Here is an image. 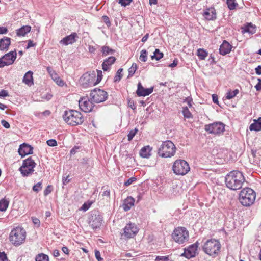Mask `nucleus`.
Returning <instances> with one entry per match:
<instances>
[{"mask_svg":"<svg viewBox=\"0 0 261 261\" xmlns=\"http://www.w3.org/2000/svg\"><path fill=\"white\" fill-rule=\"evenodd\" d=\"M153 87H151L149 88H145L142 86L141 82H139L137 85V89L136 93L138 96H146L150 95L153 92Z\"/></svg>","mask_w":261,"mask_h":261,"instance_id":"nucleus-16","label":"nucleus"},{"mask_svg":"<svg viewBox=\"0 0 261 261\" xmlns=\"http://www.w3.org/2000/svg\"><path fill=\"white\" fill-rule=\"evenodd\" d=\"M78 38L77 34L75 32L71 33L70 35L66 36L60 41V43L64 45H68L72 44L76 42Z\"/></svg>","mask_w":261,"mask_h":261,"instance_id":"nucleus-19","label":"nucleus"},{"mask_svg":"<svg viewBox=\"0 0 261 261\" xmlns=\"http://www.w3.org/2000/svg\"><path fill=\"white\" fill-rule=\"evenodd\" d=\"M1 124L3 126L6 128H9L10 127V124L5 120H2L1 121Z\"/></svg>","mask_w":261,"mask_h":261,"instance_id":"nucleus-62","label":"nucleus"},{"mask_svg":"<svg viewBox=\"0 0 261 261\" xmlns=\"http://www.w3.org/2000/svg\"><path fill=\"white\" fill-rule=\"evenodd\" d=\"M51 192V186L48 185L47 186L45 190L44 191V195L46 196L49 194Z\"/></svg>","mask_w":261,"mask_h":261,"instance_id":"nucleus-57","label":"nucleus"},{"mask_svg":"<svg viewBox=\"0 0 261 261\" xmlns=\"http://www.w3.org/2000/svg\"><path fill=\"white\" fill-rule=\"evenodd\" d=\"M133 0H119L118 3L121 4L122 6L126 7L129 5Z\"/></svg>","mask_w":261,"mask_h":261,"instance_id":"nucleus-47","label":"nucleus"},{"mask_svg":"<svg viewBox=\"0 0 261 261\" xmlns=\"http://www.w3.org/2000/svg\"><path fill=\"white\" fill-rule=\"evenodd\" d=\"M33 74L31 71L27 72L23 77L22 82L28 86L33 85L34 84Z\"/></svg>","mask_w":261,"mask_h":261,"instance_id":"nucleus-24","label":"nucleus"},{"mask_svg":"<svg viewBox=\"0 0 261 261\" xmlns=\"http://www.w3.org/2000/svg\"><path fill=\"white\" fill-rule=\"evenodd\" d=\"M31 27L29 25H24L18 29L16 31L18 36H24L28 33L30 32Z\"/></svg>","mask_w":261,"mask_h":261,"instance_id":"nucleus-29","label":"nucleus"},{"mask_svg":"<svg viewBox=\"0 0 261 261\" xmlns=\"http://www.w3.org/2000/svg\"><path fill=\"white\" fill-rule=\"evenodd\" d=\"M169 260V256H157L155 258V261H168Z\"/></svg>","mask_w":261,"mask_h":261,"instance_id":"nucleus-50","label":"nucleus"},{"mask_svg":"<svg viewBox=\"0 0 261 261\" xmlns=\"http://www.w3.org/2000/svg\"><path fill=\"white\" fill-rule=\"evenodd\" d=\"M197 56L200 60H204L208 56V53L204 49L199 48L197 50Z\"/></svg>","mask_w":261,"mask_h":261,"instance_id":"nucleus-35","label":"nucleus"},{"mask_svg":"<svg viewBox=\"0 0 261 261\" xmlns=\"http://www.w3.org/2000/svg\"><path fill=\"white\" fill-rule=\"evenodd\" d=\"M116 61L115 57L111 56L104 60L102 64V68L104 71H109L110 67L112 64H113Z\"/></svg>","mask_w":261,"mask_h":261,"instance_id":"nucleus-21","label":"nucleus"},{"mask_svg":"<svg viewBox=\"0 0 261 261\" xmlns=\"http://www.w3.org/2000/svg\"><path fill=\"white\" fill-rule=\"evenodd\" d=\"M135 199L132 197H128L124 201L123 204V208L124 211L127 212L129 211L131 207L134 205Z\"/></svg>","mask_w":261,"mask_h":261,"instance_id":"nucleus-25","label":"nucleus"},{"mask_svg":"<svg viewBox=\"0 0 261 261\" xmlns=\"http://www.w3.org/2000/svg\"><path fill=\"white\" fill-rule=\"evenodd\" d=\"M188 163L184 160H177L173 164L172 170L176 175H184L190 171Z\"/></svg>","mask_w":261,"mask_h":261,"instance_id":"nucleus-10","label":"nucleus"},{"mask_svg":"<svg viewBox=\"0 0 261 261\" xmlns=\"http://www.w3.org/2000/svg\"><path fill=\"white\" fill-rule=\"evenodd\" d=\"M11 38L3 37L0 39V51L6 52L8 50L11 45Z\"/></svg>","mask_w":261,"mask_h":261,"instance_id":"nucleus-20","label":"nucleus"},{"mask_svg":"<svg viewBox=\"0 0 261 261\" xmlns=\"http://www.w3.org/2000/svg\"><path fill=\"white\" fill-rule=\"evenodd\" d=\"M19 171L23 177H27L31 174L34 170L28 168H23V166H21L19 169Z\"/></svg>","mask_w":261,"mask_h":261,"instance_id":"nucleus-34","label":"nucleus"},{"mask_svg":"<svg viewBox=\"0 0 261 261\" xmlns=\"http://www.w3.org/2000/svg\"><path fill=\"white\" fill-rule=\"evenodd\" d=\"M123 71L122 68H120L118 70V71L116 72V74L114 78V82H119L121 78L122 77V72Z\"/></svg>","mask_w":261,"mask_h":261,"instance_id":"nucleus-42","label":"nucleus"},{"mask_svg":"<svg viewBox=\"0 0 261 261\" xmlns=\"http://www.w3.org/2000/svg\"><path fill=\"white\" fill-rule=\"evenodd\" d=\"M147 51L145 49H143L141 52L139 59L142 62H146L147 60Z\"/></svg>","mask_w":261,"mask_h":261,"instance_id":"nucleus-45","label":"nucleus"},{"mask_svg":"<svg viewBox=\"0 0 261 261\" xmlns=\"http://www.w3.org/2000/svg\"><path fill=\"white\" fill-rule=\"evenodd\" d=\"M203 16L207 20H213L216 18L215 10L214 8L207 9L203 12Z\"/></svg>","mask_w":261,"mask_h":261,"instance_id":"nucleus-23","label":"nucleus"},{"mask_svg":"<svg viewBox=\"0 0 261 261\" xmlns=\"http://www.w3.org/2000/svg\"><path fill=\"white\" fill-rule=\"evenodd\" d=\"M70 180L71 178H69V175H67L66 177H63L62 182L64 185H67L68 183L70 182Z\"/></svg>","mask_w":261,"mask_h":261,"instance_id":"nucleus-59","label":"nucleus"},{"mask_svg":"<svg viewBox=\"0 0 261 261\" xmlns=\"http://www.w3.org/2000/svg\"><path fill=\"white\" fill-rule=\"evenodd\" d=\"M108 93L103 90L95 88L91 90L90 97L91 100L95 103H100L105 101L108 98Z\"/></svg>","mask_w":261,"mask_h":261,"instance_id":"nucleus-11","label":"nucleus"},{"mask_svg":"<svg viewBox=\"0 0 261 261\" xmlns=\"http://www.w3.org/2000/svg\"><path fill=\"white\" fill-rule=\"evenodd\" d=\"M8 32V28L6 27H0V34H6Z\"/></svg>","mask_w":261,"mask_h":261,"instance_id":"nucleus-60","label":"nucleus"},{"mask_svg":"<svg viewBox=\"0 0 261 261\" xmlns=\"http://www.w3.org/2000/svg\"><path fill=\"white\" fill-rule=\"evenodd\" d=\"M245 181L243 173L237 170L229 172L225 177L226 187L231 190L240 189Z\"/></svg>","mask_w":261,"mask_h":261,"instance_id":"nucleus-1","label":"nucleus"},{"mask_svg":"<svg viewBox=\"0 0 261 261\" xmlns=\"http://www.w3.org/2000/svg\"><path fill=\"white\" fill-rule=\"evenodd\" d=\"M225 129V125L221 122H214L205 125V130L210 134L215 135L223 133Z\"/></svg>","mask_w":261,"mask_h":261,"instance_id":"nucleus-14","label":"nucleus"},{"mask_svg":"<svg viewBox=\"0 0 261 261\" xmlns=\"http://www.w3.org/2000/svg\"><path fill=\"white\" fill-rule=\"evenodd\" d=\"M127 104L128 107L131 108L133 110H135L136 109V106L134 101L131 100V99H127Z\"/></svg>","mask_w":261,"mask_h":261,"instance_id":"nucleus-52","label":"nucleus"},{"mask_svg":"<svg viewBox=\"0 0 261 261\" xmlns=\"http://www.w3.org/2000/svg\"><path fill=\"white\" fill-rule=\"evenodd\" d=\"M258 83L257 84H256V85L255 86V87L256 90L260 91V90H261V79H258Z\"/></svg>","mask_w":261,"mask_h":261,"instance_id":"nucleus-64","label":"nucleus"},{"mask_svg":"<svg viewBox=\"0 0 261 261\" xmlns=\"http://www.w3.org/2000/svg\"><path fill=\"white\" fill-rule=\"evenodd\" d=\"M93 102L90 97H83L79 101V107L84 112H90L92 111L94 107Z\"/></svg>","mask_w":261,"mask_h":261,"instance_id":"nucleus-15","label":"nucleus"},{"mask_svg":"<svg viewBox=\"0 0 261 261\" xmlns=\"http://www.w3.org/2000/svg\"><path fill=\"white\" fill-rule=\"evenodd\" d=\"M103 221V217L101 213L96 210L92 211L89 216L88 223L93 229L99 228Z\"/></svg>","mask_w":261,"mask_h":261,"instance_id":"nucleus-9","label":"nucleus"},{"mask_svg":"<svg viewBox=\"0 0 261 261\" xmlns=\"http://www.w3.org/2000/svg\"><path fill=\"white\" fill-rule=\"evenodd\" d=\"M7 260V256L4 252H0V260L6 261Z\"/></svg>","mask_w":261,"mask_h":261,"instance_id":"nucleus-61","label":"nucleus"},{"mask_svg":"<svg viewBox=\"0 0 261 261\" xmlns=\"http://www.w3.org/2000/svg\"><path fill=\"white\" fill-rule=\"evenodd\" d=\"M64 120L68 125L76 126L83 123L84 118L82 114L76 110H65L63 114Z\"/></svg>","mask_w":261,"mask_h":261,"instance_id":"nucleus-3","label":"nucleus"},{"mask_svg":"<svg viewBox=\"0 0 261 261\" xmlns=\"http://www.w3.org/2000/svg\"><path fill=\"white\" fill-rule=\"evenodd\" d=\"M139 229L135 223H129L123 228V232L121 237L125 239L134 237L138 232Z\"/></svg>","mask_w":261,"mask_h":261,"instance_id":"nucleus-13","label":"nucleus"},{"mask_svg":"<svg viewBox=\"0 0 261 261\" xmlns=\"http://www.w3.org/2000/svg\"><path fill=\"white\" fill-rule=\"evenodd\" d=\"M53 95L50 93H46L44 94H42L41 95V98L43 100H46L47 101L49 100L52 98Z\"/></svg>","mask_w":261,"mask_h":261,"instance_id":"nucleus-54","label":"nucleus"},{"mask_svg":"<svg viewBox=\"0 0 261 261\" xmlns=\"http://www.w3.org/2000/svg\"><path fill=\"white\" fill-rule=\"evenodd\" d=\"M16 56L17 53L15 49L3 55L0 58V68L12 65L16 60Z\"/></svg>","mask_w":261,"mask_h":261,"instance_id":"nucleus-12","label":"nucleus"},{"mask_svg":"<svg viewBox=\"0 0 261 261\" xmlns=\"http://www.w3.org/2000/svg\"><path fill=\"white\" fill-rule=\"evenodd\" d=\"M151 148L149 146H146L142 148L140 151V155L144 158H148L150 156V152Z\"/></svg>","mask_w":261,"mask_h":261,"instance_id":"nucleus-30","label":"nucleus"},{"mask_svg":"<svg viewBox=\"0 0 261 261\" xmlns=\"http://www.w3.org/2000/svg\"><path fill=\"white\" fill-rule=\"evenodd\" d=\"M182 113L184 117L187 118H190L192 116L191 113H190V112L189 111L187 108L184 109V110H182Z\"/></svg>","mask_w":261,"mask_h":261,"instance_id":"nucleus-48","label":"nucleus"},{"mask_svg":"<svg viewBox=\"0 0 261 261\" xmlns=\"http://www.w3.org/2000/svg\"><path fill=\"white\" fill-rule=\"evenodd\" d=\"M32 222L37 227L40 226V221L39 219L36 217H32Z\"/></svg>","mask_w":261,"mask_h":261,"instance_id":"nucleus-56","label":"nucleus"},{"mask_svg":"<svg viewBox=\"0 0 261 261\" xmlns=\"http://www.w3.org/2000/svg\"><path fill=\"white\" fill-rule=\"evenodd\" d=\"M256 198L255 192L250 188L243 189L239 193V200L244 206H250L252 205Z\"/></svg>","mask_w":261,"mask_h":261,"instance_id":"nucleus-4","label":"nucleus"},{"mask_svg":"<svg viewBox=\"0 0 261 261\" xmlns=\"http://www.w3.org/2000/svg\"><path fill=\"white\" fill-rule=\"evenodd\" d=\"M138 129L137 128H135L134 129H132L129 132V133L127 135V140L128 141H130L132 140L134 136L138 133Z\"/></svg>","mask_w":261,"mask_h":261,"instance_id":"nucleus-44","label":"nucleus"},{"mask_svg":"<svg viewBox=\"0 0 261 261\" xmlns=\"http://www.w3.org/2000/svg\"><path fill=\"white\" fill-rule=\"evenodd\" d=\"M80 164L83 167L86 169H89L92 166V161L90 158H82L81 160Z\"/></svg>","mask_w":261,"mask_h":261,"instance_id":"nucleus-32","label":"nucleus"},{"mask_svg":"<svg viewBox=\"0 0 261 261\" xmlns=\"http://www.w3.org/2000/svg\"><path fill=\"white\" fill-rule=\"evenodd\" d=\"M33 150V147L27 143H23L19 146L18 152L19 154L22 158H23L27 155L32 154Z\"/></svg>","mask_w":261,"mask_h":261,"instance_id":"nucleus-17","label":"nucleus"},{"mask_svg":"<svg viewBox=\"0 0 261 261\" xmlns=\"http://www.w3.org/2000/svg\"><path fill=\"white\" fill-rule=\"evenodd\" d=\"M8 96V92L5 90H2L0 91V97H5Z\"/></svg>","mask_w":261,"mask_h":261,"instance_id":"nucleus-63","label":"nucleus"},{"mask_svg":"<svg viewBox=\"0 0 261 261\" xmlns=\"http://www.w3.org/2000/svg\"><path fill=\"white\" fill-rule=\"evenodd\" d=\"M242 32L253 34L256 32V26L251 23H248L247 25L242 28Z\"/></svg>","mask_w":261,"mask_h":261,"instance_id":"nucleus-27","label":"nucleus"},{"mask_svg":"<svg viewBox=\"0 0 261 261\" xmlns=\"http://www.w3.org/2000/svg\"><path fill=\"white\" fill-rule=\"evenodd\" d=\"M221 244L220 242L215 239L207 241L203 246V250L205 253L215 257L220 252Z\"/></svg>","mask_w":261,"mask_h":261,"instance_id":"nucleus-7","label":"nucleus"},{"mask_svg":"<svg viewBox=\"0 0 261 261\" xmlns=\"http://www.w3.org/2000/svg\"><path fill=\"white\" fill-rule=\"evenodd\" d=\"M232 48V46L226 40L223 41L219 48V53L222 55L229 54Z\"/></svg>","mask_w":261,"mask_h":261,"instance_id":"nucleus-22","label":"nucleus"},{"mask_svg":"<svg viewBox=\"0 0 261 261\" xmlns=\"http://www.w3.org/2000/svg\"><path fill=\"white\" fill-rule=\"evenodd\" d=\"M136 180V178L135 177H132L128 179H127L125 182H124V186L127 187L130 185L134 181Z\"/></svg>","mask_w":261,"mask_h":261,"instance_id":"nucleus-53","label":"nucleus"},{"mask_svg":"<svg viewBox=\"0 0 261 261\" xmlns=\"http://www.w3.org/2000/svg\"><path fill=\"white\" fill-rule=\"evenodd\" d=\"M226 4L228 8L231 10H234L238 5V4L236 2V0H227Z\"/></svg>","mask_w":261,"mask_h":261,"instance_id":"nucleus-43","label":"nucleus"},{"mask_svg":"<svg viewBox=\"0 0 261 261\" xmlns=\"http://www.w3.org/2000/svg\"><path fill=\"white\" fill-rule=\"evenodd\" d=\"M36 261H49V257L48 255L43 254L40 253L36 255L35 257Z\"/></svg>","mask_w":261,"mask_h":261,"instance_id":"nucleus-40","label":"nucleus"},{"mask_svg":"<svg viewBox=\"0 0 261 261\" xmlns=\"http://www.w3.org/2000/svg\"><path fill=\"white\" fill-rule=\"evenodd\" d=\"M26 238V232L24 228L18 226L13 228L9 235L10 241L15 246L22 244Z\"/></svg>","mask_w":261,"mask_h":261,"instance_id":"nucleus-5","label":"nucleus"},{"mask_svg":"<svg viewBox=\"0 0 261 261\" xmlns=\"http://www.w3.org/2000/svg\"><path fill=\"white\" fill-rule=\"evenodd\" d=\"M36 165V163L32 159V158L29 157L27 159L23 161V163L21 166H23V168H28L31 169H34Z\"/></svg>","mask_w":261,"mask_h":261,"instance_id":"nucleus-26","label":"nucleus"},{"mask_svg":"<svg viewBox=\"0 0 261 261\" xmlns=\"http://www.w3.org/2000/svg\"><path fill=\"white\" fill-rule=\"evenodd\" d=\"M51 79L56 82V83L60 86H63L65 83L63 80H62L57 73L54 74V75H51Z\"/></svg>","mask_w":261,"mask_h":261,"instance_id":"nucleus-39","label":"nucleus"},{"mask_svg":"<svg viewBox=\"0 0 261 261\" xmlns=\"http://www.w3.org/2000/svg\"><path fill=\"white\" fill-rule=\"evenodd\" d=\"M102 19L103 22L108 27H110L111 25V22L110 21L109 18L107 16H103L102 17Z\"/></svg>","mask_w":261,"mask_h":261,"instance_id":"nucleus-55","label":"nucleus"},{"mask_svg":"<svg viewBox=\"0 0 261 261\" xmlns=\"http://www.w3.org/2000/svg\"><path fill=\"white\" fill-rule=\"evenodd\" d=\"M92 202H85L81 207V210H83L84 211H87L91 205Z\"/></svg>","mask_w":261,"mask_h":261,"instance_id":"nucleus-49","label":"nucleus"},{"mask_svg":"<svg viewBox=\"0 0 261 261\" xmlns=\"http://www.w3.org/2000/svg\"><path fill=\"white\" fill-rule=\"evenodd\" d=\"M9 201L5 199L0 200V211L5 212L7 209Z\"/></svg>","mask_w":261,"mask_h":261,"instance_id":"nucleus-38","label":"nucleus"},{"mask_svg":"<svg viewBox=\"0 0 261 261\" xmlns=\"http://www.w3.org/2000/svg\"><path fill=\"white\" fill-rule=\"evenodd\" d=\"M176 150L174 143L170 140H167L163 142L158 149V154L162 158H170L174 155Z\"/></svg>","mask_w":261,"mask_h":261,"instance_id":"nucleus-6","label":"nucleus"},{"mask_svg":"<svg viewBox=\"0 0 261 261\" xmlns=\"http://www.w3.org/2000/svg\"><path fill=\"white\" fill-rule=\"evenodd\" d=\"M95 256L98 261L103 260V258L101 257L100 252L97 250H95Z\"/></svg>","mask_w":261,"mask_h":261,"instance_id":"nucleus-58","label":"nucleus"},{"mask_svg":"<svg viewBox=\"0 0 261 261\" xmlns=\"http://www.w3.org/2000/svg\"><path fill=\"white\" fill-rule=\"evenodd\" d=\"M101 52L102 56H106L109 55H113L115 52V50L112 49L108 46H103L101 48Z\"/></svg>","mask_w":261,"mask_h":261,"instance_id":"nucleus-33","label":"nucleus"},{"mask_svg":"<svg viewBox=\"0 0 261 261\" xmlns=\"http://www.w3.org/2000/svg\"><path fill=\"white\" fill-rule=\"evenodd\" d=\"M102 76V72L100 70H97V74L94 71L86 72L80 77L79 83L84 88L93 86L100 82Z\"/></svg>","mask_w":261,"mask_h":261,"instance_id":"nucleus-2","label":"nucleus"},{"mask_svg":"<svg viewBox=\"0 0 261 261\" xmlns=\"http://www.w3.org/2000/svg\"><path fill=\"white\" fill-rule=\"evenodd\" d=\"M138 68L137 65L135 63H133L132 66L128 69V78L132 77L135 73Z\"/></svg>","mask_w":261,"mask_h":261,"instance_id":"nucleus-41","label":"nucleus"},{"mask_svg":"<svg viewBox=\"0 0 261 261\" xmlns=\"http://www.w3.org/2000/svg\"><path fill=\"white\" fill-rule=\"evenodd\" d=\"M197 109L198 110L199 113L197 116L198 118V121L201 123H202L203 121L206 120L207 119V116L205 114L204 108H203L201 105L197 107Z\"/></svg>","mask_w":261,"mask_h":261,"instance_id":"nucleus-28","label":"nucleus"},{"mask_svg":"<svg viewBox=\"0 0 261 261\" xmlns=\"http://www.w3.org/2000/svg\"><path fill=\"white\" fill-rule=\"evenodd\" d=\"M42 188V183L41 182H39L33 186L32 190L33 191L37 193L40 191Z\"/></svg>","mask_w":261,"mask_h":261,"instance_id":"nucleus-46","label":"nucleus"},{"mask_svg":"<svg viewBox=\"0 0 261 261\" xmlns=\"http://www.w3.org/2000/svg\"><path fill=\"white\" fill-rule=\"evenodd\" d=\"M47 144L51 147H54L57 145V142L55 139H51L47 141Z\"/></svg>","mask_w":261,"mask_h":261,"instance_id":"nucleus-51","label":"nucleus"},{"mask_svg":"<svg viewBox=\"0 0 261 261\" xmlns=\"http://www.w3.org/2000/svg\"><path fill=\"white\" fill-rule=\"evenodd\" d=\"M163 56V53L161 52L159 49H155L153 52V55L151 56V58L152 60L155 59L156 61H158L162 59Z\"/></svg>","mask_w":261,"mask_h":261,"instance_id":"nucleus-36","label":"nucleus"},{"mask_svg":"<svg viewBox=\"0 0 261 261\" xmlns=\"http://www.w3.org/2000/svg\"><path fill=\"white\" fill-rule=\"evenodd\" d=\"M172 237L175 242L182 244L188 241L189 232L184 227H178L174 229L172 233Z\"/></svg>","mask_w":261,"mask_h":261,"instance_id":"nucleus-8","label":"nucleus"},{"mask_svg":"<svg viewBox=\"0 0 261 261\" xmlns=\"http://www.w3.org/2000/svg\"><path fill=\"white\" fill-rule=\"evenodd\" d=\"M239 92V91L238 89H235L233 91L229 90L226 93V95L224 98L226 99H231L234 97Z\"/></svg>","mask_w":261,"mask_h":261,"instance_id":"nucleus-37","label":"nucleus"},{"mask_svg":"<svg viewBox=\"0 0 261 261\" xmlns=\"http://www.w3.org/2000/svg\"><path fill=\"white\" fill-rule=\"evenodd\" d=\"M249 129L250 130H261V117H259L256 120H254V123H252L250 125Z\"/></svg>","mask_w":261,"mask_h":261,"instance_id":"nucleus-31","label":"nucleus"},{"mask_svg":"<svg viewBox=\"0 0 261 261\" xmlns=\"http://www.w3.org/2000/svg\"><path fill=\"white\" fill-rule=\"evenodd\" d=\"M184 252L181 256L188 259L194 257L196 255V243L184 249Z\"/></svg>","mask_w":261,"mask_h":261,"instance_id":"nucleus-18","label":"nucleus"}]
</instances>
